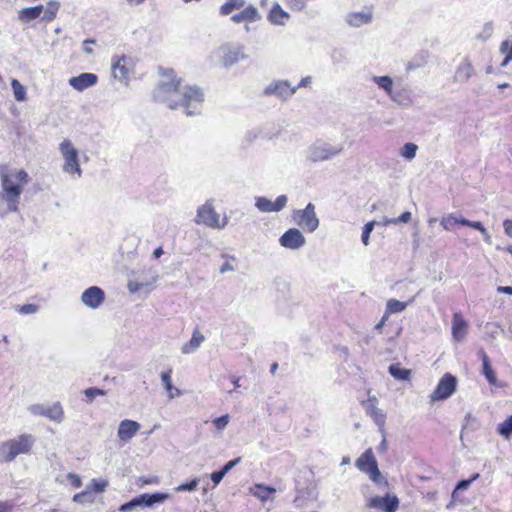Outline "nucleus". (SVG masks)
<instances>
[{"mask_svg": "<svg viewBox=\"0 0 512 512\" xmlns=\"http://www.w3.org/2000/svg\"><path fill=\"white\" fill-rule=\"evenodd\" d=\"M0 206L5 212H14L18 209L23 187L28 182V174L23 169H16L8 164L0 166Z\"/></svg>", "mask_w": 512, "mask_h": 512, "instance_id": "nucleus-1", "label": "nucleus"}, {"mask_svg": "<svg viewBox=\"0 0 512 512\" xmlns=\"http://www.w3.org/2000/svg\"><path fill=\"white\" fill-rule=\"evenodd\" d=\"M161 80L153 91V99L166 104L170 109L179 107L181 79L177 78L173 69L160 68Z\"/></svg>", "mask_w": 512, "mask_h": 512, "instance_id": "nucleus-2", "label": "nucleus"}, {"mask_svg": "<svg viewBox=\"0 0 512 512\" xmlns=\"http://www.w3.org/2000/svg\"><path fill=\"white\" fill-rule=\"evenodd\" d=\"M210 58L222 67L230 68L238 62L246 60L248 55L243 44L225 42L212 51Z\"/></svg>", "mask_w": 512, "mask_h": 512, "instance_id": "nucleus-3", "label": "nucleus"}, {"mask_svg": "<svg viewBox=\"0 0 512 512\" xmlns=\"http://www.w3.org/2000/svg\"><path fill=\"white\" fill-rule=\"evenodd\" d=\"M59 151L64 160L63 171L72 176V178H80L82 176V169L79 163V152L71 140L67 138L62 140L59 144Z\"/></svg>", "mask_w": 512, "mask_h": 512, "instance_id": "nucleus-4", "label": "nucleus"}, {"mask_svg": "<svg viewBox=\"0 0 512 512\" xmlns=\"http://www.w3.org/2000/svg\"><path fill=\"white\" fill-rule=\"evenodd\" d=\"M204 94L198 86H185L180 88L178 98L179 107H183L187 116H193L200 112Z\"/></svg>", "mask_w": 512, "mask_h": 512, "instance_id": "nucleus-5", "label": "nucleus"}, {"mask_svg": "<svg viewBox=\"0 0 512 512\" xmlns=\"http://www.w3.org/2000/svg\"><path fill=\"white\" fill-rule=\"evenodd\" d=\"M356 467L368 474L369 478L378 486H387V480L381 475L377 461L371 448L367 449L355 462Z\"/></svg>", "mask_w": 512, "mask_h": 512, "instance_id": "nucleus-6", "label": "nucleus"}, {"mask_svg": "<svg viewBox=\"0 0 512 512\" xmlns=\"http://www.w3.org/2000/svg\"><path fill=\"white\" fill-rule=\"evenodd\" d=\"M343 151V145H332L325 141H316L307 150V159L313 163L327 161L338 156Z\"/></svg>", "mask_w": 512, "mask_h": 512, "instance_id": "nucleus-7", "label": "nucleus"}, {"mask_svg": "<svg viewBox=\"0 0 512 512\" xmlns=\"http://www.w3.org/2000/svg\"><path fill=\"white\" fill-rule=\"evenodd\" d=\"M196 224L205 225L212 229H223L227 225V218L220 220V215L215 211L212 200H207L197 209L194 219Z\"/></svg>", "mask_w": 512, "mask_h": 512, "instance_id": "nucleus-8", "label": "nucleus"}, {"mask_svg": "<svg viewBox=\"0 0 512 512\" xmlns=\"http://www.w3.org/2000/svg\"><path fill=\"white\" fill-rule=\"evenodd\" d=\"M294 222L304 231L312 233L319 227V219L315 212V205L308 203L304 209L293 211Z\"/></svg>", "mask_w": 512, "mask_h": 512, "instance_id": "nucleus-9", "label": "nucleus"}, {"mask_svg": "<svg viewBox=\"0 0 512 512\" xmlns=\"http://www.w3.org/2000/svg\"><path fill=\"white\" fill-rule=\"evenodd\" d=\"M112 77L125 85L128 84L130 76L134 72V62L129 56H114L111 60Z\"/></svg>", "mask_w": 512, "mask_h": 512, "instance_id": "nucleus-10", "label": "nucleus"}, {"mask_svg": "<svg viewBox=\"0 0 512 512\" xmlns=\"http://www.w3.org/2000/svg\"><path fill=\"white\" fill-rule=\"evenodd\" d=\"M457 379L450 373L444 374L430 395L431 402L446 400L456 391Z\"/></svg>", "mask_w": 512, "mask_h": 512, "instance_id": "nucleus-11", "label": "nucleus"}, {"mask_svg": "<svg viewBox=\"0 0 512 512\" xmlns=\"http://www.w3.org/2000/svg\"><path fill=\"white\" fill-rule=\"evenodd\" d=\"M168 498V495L165 493H154V494H142L140 496H137L133 498L131 501L123 504L120 507V511L126 512L131 511L136 507L139 506H152L155 503H161L164 502Z\"/></svg>", "mask_w": 512, "mask_h": 512, "instance_id": "nucleus-12", "label": "nucleus"}, {"mask_svg": "<svg viewBox=\"0 0 512 512\" xmlns=\"http://www.w3.org/2000/svg\"><path fill=\"white\" fill-rule=\"evenodd\" d=\"M366 508L378 509L383 512H396L399 508V499L396 495L371 497L366 502Z\"/></svg>", "mask_w": 512, "mask_h": 512, "instance_id": "nucleus-13", "label": "nucleus"}, {"mask_svg": "<svg viewBox=\"0 0 512 512\" xmlns=\"http://www.w3.org/2000/svg\"><path fill=\"white\" fill-rule=\"evenodd\" d=\"M3 453V462L12 461L17 455L29 450V441L26 437H20L18 440H11L1 444Z\"/></svg>", "mask_w": 512, "mask_h": 512, "instance_id": "nucleus-14", "label": "nucleus"}, {"mask_svg": "<svg viewBox=\"0 0 512 512\" xmlns=\"http://www.w3.org/2000/svg\"><path fill=\"white\" fill-rule=\"evenodd\" d=\"M81 302L90 309H98L105 301V292L98 286H90L81 294Z\"/></svg>", "mask_w": 512, "mask_h": 512, "instance_id": "nucleus-15", "label": "nucleus"}, {"mask_svg": "<svg viewBox=\"0 0 512 512\" xmlns=\"http://www.w3.org/2000/svg\"><path fill=\"white\" fill-rule=\"evenodd\" d=\"M34 415L46 417L58 424L64 420V411L59 402L34 405Z\"/></svg>", "mask_w": 512, "mask_h": 512, "instance_id": "nucleus-16", "label": "nucleus"}, {"mask_svg": "<svg viewBox=\"0 0 512 512\" xmlns=\"http://www.w3.org/2000/svg\"><path fill=\"white\" fill-rule=\"evenodd\" d=\"M279 243L284 248L297 250L305 245L306 239L299 229L290 228L279 238Z\"/></svg>", "mask_w": 512, "mask_h": 512, "instance_id": "nucleus-17", "label": "nucleus"}, {"mask_svg": "<svg viewBox=\"0 0 512 512\" xmlns=\"http://www.w3.org/2000/svg\"><path fill=\"white\" fill-rule=\"evenodd\" d=\"M288 198L286 195H280L273 202L270 199L260 196L255 199L256 208L263 213L279 212L287 204Z\"/></svg>", "mask_w": 512, "mask_h": 512, "instance_id": "nucleus-18", "label": "nucleus"}, {"mask_svg": "<svg viewBox=\"0 0 512 512\" xmlns=\"http://www.w3.org/2000/svg\"><path fill=\"white\" fill-rule=\"evenodd\" d=\"M297 90V87L291 86V83L287 80H279L269 84L264 93L266 95H276L280 99L286 100L291 97Z\"/></svg>", "mask_w": 512, "mask_h": 512, "instance_id": "nucleus-19", "label": "nucleus"}, {"mask_svg": "<svg viewBox=\"0 0 512 512\" xmlns=\"http://www.w3.org/2000/svg\"><path fill=\"white\" fill-rule=\"evenodd\" d=\"M373 12L371 8L364 7L361 11L349 12L345 17V22L351 27H361L372 22Z\"/></svg>", "mask_w": 512, "mask_h": 512, "instance_id": "nucleus-20", "label": "nucleus"}, {"mask_svg": "<svg viewBox=\"0 0 512 512\" xmlns=\"http://www.w3.org/2000/svg\"><path fill=\"white\" fill-rule=\"evenodd\" d=\"M98 82V76L94 73L85 72L81 73L78 76H74L69 78V85L78 92H83L84 90L93 87Z\"/></svg>", "mask_w": 512, "mask_h": 512, "instance_id": "nucleus-21", "label": "nucleus"}, {"mask_svg": "<svg viewBox=\"0 0 512 512\" xmlns=\"http://www.w3.org/2000/svg\"><path fill=\"white\" fill-rule=\"evenodd\" d=\"M259 20H261V14L252 4L246 5L242 8L241 12L231 16V21L235 24H240L242 22L254 23Z\"/></svg>", "mask_w": 512, "mask_h": 512, "instance_id": "nucleus-22", "label": "nucleus"}, {"mask_svg": "<svg viewBox=\"0 0 512 512\" xmlns=\"http://www.w3.org/2000/svg\"><path fill=\"white\" fill-rule=\"evenodd\" d=\"M140 424L134 420L124 419L119 423L117 436L123 442L130 441L140 430Z\"/></svg>", "mask_w": 512, "mask_h": 512, "instance_id": "nucleus-23", "label": "nucleus"}, {"mask_svg": "<svg viewBox=\"0 0 512 512\" xmlns=\"http://www.w3.org/2000/svg\"><path fill=\"white\" fill-rule=\"evenodd\" d=\"M268 21L277 26H284L290 19V14L278 3H274L267 16Z\"/></svg>", "mask_w": 512, "mask_h": 512, "instance_id": "nucleus-24", "label": "nucleus"}, {"mask_svg": "<svg viewBox=\"0 0 512 512\" xmlns=\"http://www.w3.org/2000/svg\"><path fill=\"white\" fill-rule=\"evenodd\" d=\"M467 333V322L459 314L455 313L452 320V336L455 341H462Z\"/></svg>", "mask_w": 512, "mask_h": 512, "instance_id": "nucleus-25", "label": "nucleus"}, {"mask_svg": "<svg viewBox=\"0 0 512 512\" xmlns=\"http://www.w3.org/2000/svg\"><path fill=\"white\" fill-rule=\"evenodd\" d=\"M205 341V336L195 329L192 333L191 339L182 345L181 352L185 355L194 353Z\"/></svg>", "mask_w": 512, "mask_h": 512, "instance_id": "nucleus-26", "label": "nucleus"}, {"mask_svg": "<svg viewBox=\"0 0 512 512\" xmlns=\"http://www.w3.org/2000/svg\"><path fill=\"white\" fill-rule=\"evenodd\" d=\"M479 355L482 359L483 375L485 376L490 385L498 386V379L495 371L491 367L489 357L483 350L479 351Z\"/></svg>", "mask_w": 512, "mask_h": 512, "instance_id": "nucleus-27", "label": "nucleus"}, {"mask_svg": "<svg viewBox=\"0 0 512 512\" xmlns=\"http://www.w3.org/2000/svg\"><path fill=\"white\" fill-rule=\"evenodd\" d=\"M389 98L402 107H409L413 104V100L410 96V90L407 88L394 89Z\"/></svg>", "mask_w": 512, "mask_h": 512, "instance_id": "nucleus-28", "label": "nucleus"}, {"mask_svg": "<svg viewBox=\"0 0 512 512\" xmlns=\"http://www.w3.org/2000/svg\"><path fill=\"white\" fill-rule=\"evenodd\" d=\"M474 73V69L471 63L467 60H464L459 64L456 69L454 80L459 83L467 82Z\"/></svg>", "mask_w": 512, "mask_h": 512, "instance_id": "nucleus-29", "label": "nucleus"}, {"mask_svg": "<svg viewBox=\"0 0 512 512\" xmlns=\"http://www.w3.org/2000/svg\"><path fill=\"white\" fill-rule=\"evenodd\" d=\"M465 218L457 215L456 213H449L440 219V224L444 230L451 231L456 225L464 226Z\"/></svg>", "mask_w": 512, "mask_h": 512, "instance_id": "nucleus-30", "label": "nucleus"}, {"mask_svg": "<svg viewBox=\"0 0 512 512\" xmlns=\"http://www.w3.org/2000/svg\"><path fill=\"white\" fill-rule=\"evenodd\" d=\"M171 373H172L171 370L161 373V380H162L165 390L168 392L169 399H173L175 397L182 395L181 390L172 385Z\"/></svg>", "mask_w": 512, "mask_h": 512, "instance_id": "nucleus-31", "label": "nucleus"}, {"mask_svg": "<svg viewBox=\"0 0 512 512\" xmlns=\"http://www.w3.org/2000/svg\"><path fill=\"white\" fill-rule=\"evenodd\" d=\"M479 478L480 474L474 473L469 479L459 481L452 492V499L454 501H462V499L460 498V492L467 490L470 487V485Z\"/></svg>", "mask_w": 512, "mask_h": 512, "instance_id": "nucleus-32", "label": "nucleus"}, {"mask_svg": "<svg viewBox=\"0 0 512 512\" xmlns=\"http://www.w3.org/2000/svg\"><path fill=\"white\" fill-rule=\"evenodd\" d=\"M246 6L245 0H226L223 5H221L219 9V13L221 16H228L233 11L242 9Z\"/></svg>", "mask_w": 512, "mask_h": 512, "instance_id": "nucleus-33", "label": "nucleus"}, {"mask_svg": "<svg viewBox=\"0 0 512 512\" xmlns=\"http://www.w3.org/2000/svg\"><path fill=\"white\" fill-rule=\"evenodd\" d=\"M60 8V3L56 0H51L45 6L42 12L41 21L50 22L55 19L57 12Z\"/></svg>", "mask_w": 512, "mask_h": 512, "instance_id": "nucleus-34", "label": "nucleus"}, {"mask_svg": "<svg viewBox=\"0 0 512 512\" xmlns=\"http://www.w3.org/2000/svg\"><path fill=\"white\" fill-rule=\"evenodd\" d=\"M388 370L394 379L401 381L409 380L412 374L410 369L401 368L399 364H391Z\"/></svg>", "mask_w": 512, "mask_h": 512, "instance_id": "nucleus-35", "label": "nucleus"}, {"mask_svg": "<svg viewBox=\"0 0 512 512\" xmlns=\"http://www.w3.org/2000/svg\"><path fill=\"white\" fill-rule=\"evenodd\" d=\"M157 278H158V276L155 273H152L150 275L149 280H146V281H144V280L140 281L139 278H137L136 280H130L128 283V289L131 293L138 292L142 288H144L146 286H150L153 283H155Z\"/></svg>", "mask_w": 512, "mask_h": 512, "instance_id": "nucleus-36", "label": "nucleus"}, {"mask_svg": "<svg viewBox=\"0 0 512 512\" xmlns=\"http://www.w3.org/2000/svg\"><path fill=\"white\" fill-rule=\"evenodd\" d=\"M372 81L377 84L380 89L384 90L388 96L394 91L393 80L389 76H373Z\"/></svg>", "mask_w": 512, "mask_h": 512, "instance_id": "nucleus-37", "label": "nucleus"}, {"mask_svg": "<svg viewBox=\"0 0 512 512\" xmlns=\"http://www.w3.org/2000/svg\"><path fill=\"white\" fill-rule=\"evenodd\" d=\"M276 490L273 487L265 486L262 484H257L252 489V493L255 497L259 498L262 501H265L270 498V496L275 493Z\"/></svg>", "mask_w": 512, "mask_h": 512, "instance_id": "nucleus-38", "label": "nucleus"}, {"mask_svg": "<svg viewBox=\"0 0 512 512\" xmlns=\"http://www.w3.org/2000/svg\"><path fill=\"white\" fill-rule=\"evenodd\" d=\"M406 307L407 302H402L396 299H390L387 302L385 314L388 316L389 314L399 313L404 311Z\"/></svg>", "mask_w": 512, "mask_h": 512, "instance_id": "nucleus-39", "label": "nucleus"}, {"mask_svg": "<svg viewBox=\"0 0 512 512\" xmlns=\"http://www.w3.org/2000/svg\"><path fill=\"white\" fill-rule=\"evenodd\" d=\"M417 150H418V146L416 144L411 143V142L405 143L400 150V155L404 159L411 161L412 159L415 158Z\"/></svg>", "mask_w": 512, "mask_h": 512, "instance_id": "nucleus-40", "label": "nucleus"}, {"mask_svg": "<svg viewBox=\"0 0 512 512\" xmlns=\"http://www.w3.org/2000/svg\"><path fill=\"white\" fill-rule=\"evenodd\" d=\"M494 27L495 25L493 21H488L484 23L481 31L477 34L476 39L480 41H487L492 37L494 33Z\"/></svg>", "mask_w": 512, "mask_h": 512, "instance_id": "nucleus-41", "label": "nucleus"}, {"mask_svg": "<svg viewBox=\"0 0 512 512\" xmlns=\"http://www.w3.org/2000/svg\"><path fill=\"white\" fill-rule=\"evenodd\" d=\"M500 52L506 55L501 63V67H506L512 61V43L508 40L503 41L500 45Z\"/></svg>", "mask_w": 512, "mask_h": 512, "instance_id": "nucleus-42", "label": "nucleus"}, {"mask_svg": "<svg viewBox=\"0 0 512 512\" xmlns=\"http://www.w3.org/2000/svg\"><path fill=\"white\" fill-rule=\"evenodd\" d=\"M497 431L507 439L512 435V415L498 425Z\"/></svg>", "mask_w": 512, "mask_h": 512, "instance_id": "nucleus-43", "label": "nucleus"}, {"mask_svg": "<svg viewBox=\"0 0 512 512\" xmlns=\"http://www.w3.org/2000/svg\"><path fill=\"white\" fill-rule=\"evenodd\" d=\"M375 224H376L375 221H370V222L366 223L363 227L361 240L365 246H368L370 243V234L373 231Z\"/></svg>", "mask_w": 512, "mask_h": 512, "instance_id": "nucleus-44", "label": "nucleus"}, {"mask_svg": "<svg viewBox=\"0 0 512 512\" xmlns=\"http://www.w3.org/2000/svg\"><path fill=\"white\" fill-rule=\"evenodd\" d=\"M107 486L108 482L105 480L92 479L87 487V490L90 492L93 491L95 493H100L103 492Z\"/></svg>", "mask_w": 512, "mask_h": 512, "instance_id": "nucleus-45", "label": "nucleus"}, {"mask_svg": "<svg viewBox=\"0 0 512 512\" xmlns=\"http://www.w3.org/2000/svg\"><path fill=\"white\" fill-rule=\"evenodd\" d=\"M12 88L16 100L22 101L25 99V88L19 83L18 80H12Z\"/></svg>", "mask_w": 512, "mask_h": 512, "instance_id": "nucleus-46", "label": "nucleus"}, {"mask_svg": "<svg viewBox=\"0 0 512 512\" xmlns=\"http://www.w3.org/2000/svg\"><path fill=\"white\" fill-rule=\"evenodd\" d=\"M199 484V479L194 478L190 482L183 483L175 488L176 492L194 491Z\"/></svg>", "mask_w": 512, "mask_h": 512, "instance_id": "nucleus-47", "label": "nucleus"}, {"mask_svg": "<svg viewBox=\"0 0 512 512\" xmlns=\"http://www.w3.org/2000/svg\"><path fill=\"white\" fill-rule=\"evenodd\" d=\"M230 421V416L228 414L222 415L213 420V425L218 431L224 430Z\"/></svg>", "mask_w": 512, "mask_h": 512, "instance_id": "nucleus-48", "label": "nucleus"}, {"mask_svg": "<svg viewBox=\"0 0 512 512\" xmlns=\"http://www.w3.org/2000/svg\"><path fill=\"white\" fill-rule=\"evenodd\" d=\"M105 394L106 392L104 390L95 387L87 388L84 391V395L86 396L88 402H92L96 396H103Z\"/></svg>", "mask_w": 512, "mask_h": 512, "instance_id": "nucleus-49", "label": "nucleus"}, {"mask_svg": "<svg viewBox=\"0 0 512 512\" xmlns=\"http://www.w3.org/2000/svg\"><path fill=\"white\" fill-rule=\"evenodd\" d=\"M73 501L77 502V503L92 502L93 497H92L90 491L86 490V491L75 494L73 497Z\"/></svg>", "mask_w": 512, "mask_h": 512, "instance_id": "nucleus-50", "label": "nucleus"}, {"mask_svg": "<svg viewBox=\"0 0 512 512\" xmlns=\"http://www.w3.org/2000/svg\"><path fill=\"white\" fill-rule=\"evenodd\" d=\"M370 415L374 418L375 422L378 424H382L384 422V414L382 410L377 407H371Z\"/></svg>", "mask_w": 512, "mask_h": 512, "instance_id": "nucleus-51", "label": "nucleus"}, {"mask_svg": "<svg viewBox=\"0 0 512 512\" xmlns=\"http://www.w3.org/2000/svg\"><path fill=\"white\" fill-rule=\"evenodd\" d=\"M465 222L466 223H464V226L474 228V229L480 231L481 233L485 232L486 228L483 226V224L480 221H470L465 218Z\"/></svg>", "mask_w": 512, "mask_h": 512, "instance_id": "nucleus-52", "label": "nucleus"}, {"mask_svg": "<svg viewBox=\"0 0 512 512\" xmlns=\"http://www.w3.org/2000/svg\"><path fill=\"white\" fill-rule=\"evenodd\" d=\"M67 479L69 480L70 484L76 488H79L82 485L81 478L77 474L69 473L67 475Z\"/></svg>", "mask_w": 512, "mask_h": 512, "instance_id": "nucleus-53", "label": "nucleus"}, {"mask_svg": "<svg viewBox=\"0 0 512 512\" xmlns=\"http://www.w3.org/2000/svg\"><path fill=\"white\" fill-rule=\"evenodd\" d=\"M19 18L22 21H30L32 20V7L25 8L20 11Z\"/></svg>", "mask_w": 512, "mask_h": 512, "instance_id": "nucleus-54", "label": "nucleus"}, {"mask_svg": "<svg viewBox=\"0 0 512 512\" xmlns=\"http://www.w3.org/2000/svg\"><path fill=\"white\" fill-rule=\"evenodd\" d=\"M226 474L222 471H215L211 474V480L215 485H218Z\"/></svg>", "mask_w": 512, "mask_h": 512, "instance_id": "nucleus-55", "label": "nucleus"}, {"mask_svg": "<svg viewBox=\"0 0 512 512\" xmlns=\"http://www.w3.org/2000/svg\"><path fill=\"white\" fill-rule=\"evenodd\" d=\"M241 461V458L238 457L234 460L228 461L223 468L221 469L225 474H227L235 465H237Z\"/></svg>", "mask_w": 512, "mask_h": 512, "instance_id": "nucleus-56", "label": "nucleus"}, {"mask_svg": "<svg viewBox=\"0 0 512 512\" xmlns=\"http://www.w3.org/2000/svg\"><path fill=\"white\" fill-rule=\"evenodd\" d=\"M412 218V214L409 211L403 212L399 217L396 218L397 224L408 223Z\"/></svg>", "mask_w": 512, "mask_h": 512, "instance_id": "nucleus-57", "label": "nucleus"}, {"mask_svg": "<svg viewBox=\"0 0 512 512\" xmlns=\"http://www.w3.org/2000/svg\"><path fill=\"white\" fill-rule=\"evenodd\" d=\"M95 41L93 39H86L83 41V51L86 53V54H93V49L91 47L92 44H94Z\"/></svg>", "mask_w": 512, "mask_h": 512, "instance_id": "nucleus-58", "label": "nucleus"}, {"mask_svg": "<svg viewBox=\"0 0 512 512\" xmlns=\"http://www.w3.org/2000/svg\"><path fill=\"white\" fill-rule=\"evenodd\" d=\"M503 228L507 236L512 237V220L506 219L503 222Z\"/></svg>", "mask_w": 512, "mask_h": 512, "instance_id": "nucleus-59", "label": "nucleus"}, {"mask_svg": "<svg viewBox=\"0 0 512 512\" xmlns=\"http://www.w3.org/2000/svg\"><path fill=\"white\" fill-rule=\"evenodd\" d=\"M229 379H230V381L233 384V390H229V393H232L234 390H236L237 388L240 387V383H239L240 382V377L235 376V375H230Z\"/></svg>", "mask_w": 512, "mask_h": 512, "instance_id": "nucleus-60", "label": "nucleus"}, {"mask_svg": "<svg viewBox=\"0 0 512 512\" xmlns=\"http://www.w3.org/2000/svg\"><path fill=\"white\" fill-rule=\"evenodd\" d=\"M45 9L43 5H34V19L40 18L42 16V12Z\"/></svg>", "mask_w": 512, "mask_h": 512, "instance_id": "nucleus-61", "label": "nucleus"}, {"mask_svg": "<svg viewBox=\"0 0 512 512\" xmlns=\"http://www.w3.org/2000/svg\"><path fill=\"white\" fill-rule=\"evenodd\" d=\"M229 271H234V266L229 263V262H225L221 267H220V273H226V272H229Z\"/></svg>", "mask_w": 512, "mask_h": 512, "instance_id": "nucleus-62", "label": "nucleus"}, {"mask_svg": "<svg viewBox=\"0 0 512 512\" xmlns=\"http://www.w3.org/2000/svg\"><path fill=\"white\" fill-rule=\"evenodd\" d=\"M497 291L499 293L512 295V286H498Z\"/></svg>", "mask_w": 512, "mask_h": 512, "instance_id": "nucleus-63", "label": "nucleus"}, {"mask_svg": "<svg viewBox=\"0 0 512 512\" xmlns=\"http://www.w3.org/2000/svg\"><path fill=\"white\" fill-rule=\"evenodd\" d=\"M18 311L23 314H28L32 312V304H26L23 306H19Z\"/></svg>", "mask_w": 512, "mask_h": 512, "instance_id": "nucleus-64", "label": "nucleus"}]
</instances>
